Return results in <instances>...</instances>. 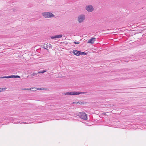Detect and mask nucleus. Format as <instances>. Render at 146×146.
I'll return each instance as SVG.
<instances>
[{
  "label": "nucleus",
  "mask_w": 146,
  "mask_h": 146,
  "mask_svg": "<svg viewBox=\"0 0 146 146\" xmlns=\"http://www.w3.org/2000/svg\"><path fill=\"white\" fill-rule=\"evenodd\" d=\"M62 35H55L53 36H51L50 38L52 39H53L56 38H59L62 37Z\"/></svg>",
  "instance_id": "obj_6"
},
{
  "label": "nucleus",
  "mask_w": 146,
  "mask_h": 146,
  "mask_svg": "<svg viewBox=\"0 0 146 146\" xmlns=\"http://www.w3.org/2000/svg\"><path fill=\"white\" fill-rule=\"evenodd\" d=\"M78 20L79 23L83 22L85 19V15H79L77 18Z\"/></svg>",
  "instance_id": "obj_3"
},
{
  "label": "nucleus",
  "mask_w": 146,
  "mask_h": 146,
  "mask_svg": "<svg viewBox=\"0 0 146 146\" xmlns=\"http://www.w3.org/2000/svg\"><path fill=\"white\" fill-rule=\"evenodd\" d=\"M52 46L51 45V44H48V43L46 44V47H45V46H44L43 47V48L44 49H45L47 50V51H48V47H49V48H50Z\"/></svg>",
  "instance_id": "obj_9"
},
{
  "label": "nucleus",
  "mask_w": 146,
  "mask_h": 146,
  "mask_svg": "<svg viewBox=\"0 0 146 146\" xmlns=\"http://www.w3.org/2000/svg\"><path fill=\"white\" fill-rule=\"evenodd\" d=\"M80 104H84L85 103H84V102H80Z\"/></svg>",
  "instance_id": "obj_19"
},
{
  "label": "nucleus",
  "mask_w": 146,
  "mask_h": 146,
  "mask_svg": "<svg viewBox=\"0 0 146 146\" xmlns=\"http://www.w3.org/2000/svg\"><path fill=\"white\" fill-rule=\"evenodd\" d=\"M1 91H2L1 88H0V92H1Z\"/></svg>",
  "instance_id": "obj_23"
},
{
  "label": "nucleus",
  "mask_w": 146,
  "mask_h": 146,
  "mask_svg": "<svg viewBox=\"0 0 146 146\" xmlns=\"http://www.w3.org/2000/svg\"><path fill=\"white\" fill-rule=\"evenodd\" d=\"M73 43H75V44H79L80 43L79 42H76L75 41H74L73 42Z\"/></svg>",
  "instance_id": "obj_17"
},
{
  "label": "nucleus",
  "mask_w": 146,
  "mask_h": 146,
  "mask_svg": "<svg viewBox=\"0 0 146 146\" xmlns=\"http://www.w3.org/2000/svg\"><path fill=\"white\" fill-rule=\"evenodd\" d=\"M10 78H16V76L15 75H11L10 76Z\"/></svg>",
  "instance_id": "obj_15"
},
{
  "label": "nucleus",
  "mask_w": 146,
  "mask_h": 146,
  "mask_svg": "<svg viewBox=\"0 0 146 146\" xmlns=\"http://www.w3.org/2000/svg\"><path fill=\"white\" fill-rule=\"evenodd\" d=\"M38 73H33V74H31V76H36V75L38 74Z\"/></svg>",
  "instance_id": "obj_13"
},
{
  "label": "nucleus",
  "mask_w": 146,
  "mask_h": 146,
  "mask_svg": "<svg viewBox=\"0 0 146 146\" xmlns=\"http://www.w3.org/2000/svg\"><path fill=\"white\" fill-rule=\"evenodd\" d=\"M86 10L88 12H92L94 10V8L91 5H88L86 7Z\"/></svg>",
  "instance_id": "obj_5"
},
{
  "label": "nucleus",
  "mask_w": 146,
  "mask_h": 146,
  "mask_svg": "<svg viewBox=\"0 0 146 146\" xmlns=\"http://www.w3.org/2000/svg\"><path fill=\"white\" fill-rule=\"evenodd\" d=\"M87 54V53L84 52L80 51V55H86Z\"/></svg>",
  "instance_id": "obj_10"
},
{
  "label": "nucleus",
  "mask_w": 146,
  "mask_h": 146,
  "mask_svg": "<svg viewBox=\"0 0 146 146\" xmlns=\"http://www.w3.org/2000/svg\"><path fill=\"white\" fill-rule=\"evenodd\" d=\"M73 104H80V102H74L73 103Z\"/></svg>",
  "instance_id": "obj_16"
},
{
  "label": "nucleus",
  "mask_w": 146,
  "mask_h": 146,
  "mask_svg": "<svg viewBox=\"0 0 146 146\" xmlns=\"http://www.w3.org/2000/svg\"><path fill=\"white\" fill-rule=\"evenodd\" d=\"M20 76H19L16 75V78H20Z\"/></svg>",
  "instance_id": "obj_21"
},
{
  "label": "nucleus",
  "mask_w": 146,
  "mask_h": 146,
  "mask_svg": "<svg viewBox=\"0 0 146 146\" xmlns=\"http://www.w3.org/2000/svg\"><path fill=\"white\" fill-rule=\"evenodd\" d=\"M104 114L105 115H106V114H105H105Z\"/></svg>",
  "instance_id": "obj_25"
},
{
  "label": "nucleus",
  "mask_w": 146,
  "mask_h": 146,
  "mask_svg": "<svg viewBox=\"0 0 146 146\" xmlns=\"http://www.w3.org/2000/svg\"><path fill=\"white\" fill-rule=\"evenodd\" d=\"M72 52L75 55H76L77 56H80V51L74 50H73V51Z\"/></svg>",
  "instance_id": "obj_8"
},
{
  "label": "nucleus",
  "mask_w": 146,
  "mask_h": 146,
  "mask_svg": "<svg viewBox=\"0 0 146 146\" xmlns=\"http://www.w3.org/2000/svg\"><path fill=\"white\" fill-rule=\"evenodd\" d=\"M36 90H37L36 89H36H32V91H36Z\"/></svg>",
  "instance_id": "obj_20"
},
{
  "label": "nucleus",
  "mask_w": 146,
  "mask_h": 146,
  "mask_svg": "<svg viewBox=\"0 0 146 146\" xmlns=\"http://www.w3.org/2000/svg\"><path fill=\"white\" fill-rule=\"evenodd\" d=\"M46 70H43L42 71H40L38 72V73H43L45 72H46Z\"/></svg>",
  "instance_id": "obj_12"
},
{
  "label": "nucleus",
  "mask_w": 146,
  "mask_h": 146,
  "mask_svg": "<svg viewBox=\"0 0 146 146\" xmlns=\"http://www.w3.org/2000/svg\"><path fill=\"white\" fill-rule=\"evenodd\" d=\"M42 16L45 18H48L54 17L55 15L51 13L48 12H43L42 13Z\"/></svg>",
  "instance_id": "obj_2"
},
{
  "label": "nucleus",
  "mask_w": 146,
  "mask_h": 146,
  "mask_svg": "<svg viewBox=\"0 0 146 146\" xmlns=\"http://www.w3.org/2000/svg\"><path fill=\"white\" fill-rule=\"evenodd\" d=\"M23 123H26V122H23Z\"/></svg>",
  "instance_id": "obj_24"
},
{
  "label": "nucleus",
  "mask_w": 146,
  "mask_h": 146,
  "mask_svg": "<svg viewBox=\"0 0 146 146\" xmlns=\"http://www.w3.org/2000/svg\"><path fill=\"white\" fill-rule=\"evenodd\" d=\"M79 116L80 118L84 120L87 119V115L84 112H82L80 113Z\"/></svg>",
  "instance_id": "obj_4"
},
{
  "label": "nucleus",
  "mask_w": 146,
  "mask_h": 146,
  "mask_svg": "<svg viewBox=\"0 0 146 146\" xmlns=\"http://www.w3.org/2000/svg\"><path fill=\"white\" fill-rule=\"evenodd\" d=\"M87 92H66L65 94V95H78L80 94H86L87 93Z\"/></svg>",
  "instance_id": "obj_1"
},
{
  "label": "nucleus",
  "mask_w": 146,
  "mask_h": 146,
  "mask_svg": "<svg viewBox=\"0 0 146 146\" xmlns=\"http://www.w3.org/2000/svg\"><path fill=\"white\" fill-rule=\"evenodd\" d=\"M10 78V76H1L0 77V78Z\"/></svg>",
  "instance_id": "obj_11"
},
{
  "label": "nucleus",
  "mask_w": 146,
  "mask_h": 146,
  "mask_svg": "<svg viewBox=\"0 0 146 146\" xmlns=\"http://www.w3.org/2000/svg\"><path fill=\"white\" fill-rule=\"evenodd\" d=\"M6 88H2L1 89L2 90V91L3 90H5L6 89Z\"/></svg>",
  "instance_id": "obj_18"
},
{
  "label": "nucleus",
  "mask_w": 146,
  "mask_h": 146,
  "mask_svg": "<svg viewBox=\"0 0 146 146\" xmlns=\"http://www.w3.org/2000/svg\"><path fill=\"white\" fill-rule=\"evenodd\" d=\"M96 38L94 37H93L92 38L90 39L88 41V43H89L93 44L94 43Z\"/></svg>",
  "instance_id": "obj_7"
},
{
  "label": "nucleus",
  "mask_w": 146,
  "mask_h": 146,
  "mask_svg": "<svg viewBox=\"0 0 146 146\" xmlns=\"http://www.w3.org/2000/svg\"><path fill=\"white\" fill-rule=\"evenodd\" d=\"M32 89H36V88H27V90H32Z\"/></svg>",
  "instance_id": "obj_14"
},
{
  "label": "nucleus",
  "mask_w": 146,
  "mask_h": 146,
  "mask_svg": "<svg viewBox=\"0 0 146 146\" xmlns=\"http://www.w3.org/2000/svg\"><path fill=\"white\" fill-rule=\"evenodd\" d=\"M22 90H27V88H24Z\"/></svg>",
  "instance_id": "obj_22"
}]
</instances>
